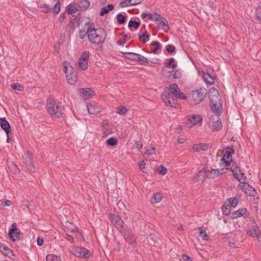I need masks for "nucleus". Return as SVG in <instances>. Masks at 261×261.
I'll return each instance as SVG.
<instances>
[{
	"label": "nucleus",
	"mask_w": 261,
	"mask_h": 261,
	"mask_svg": "<svg viewBox=\"0 0 261 261\" xmlns=\"http://www.w3.org/2000/svg\"><path fill=\"white\" fill-rule=\"evenodd\" d=\"M62 65L68 83L70 85L75 84L78 79L76 70L71 66L70 64L67 61H64L62 63Z\"/></svg>",
	"instance_id": "obj_5"
},
{
	"label": "nucleus",
	"mask_w": 261,
	"mask_h": 261,
	"mask_svg": "<svg viewBox=\"0 0 261 261\" xmlns=\"http://www.w3.org/2000/svg\"><path fill=\"white\" fill-rule=\"evenodd\" d=\"M114 8L113 5H108L107 7L101 8V12L99 14L100 16H103L105 14L108 13L109 11L112 10Z\"/></svg>",
	"instance_id": "obj_32"
},
{
	"label": "nucleus",
	"mask_w": 261,
	"mask_h": 261,
	"mask_svg": "<svg viewBox=\"0 0 261 261\" xmlns=\"http://www.w3.org/2000/svg\"><path fill=\"white\" fill-rule=\"evenodd\" d=\"M87 108L88 112L90 114H96L101 112V108L98 106L93 104H88L87 105Z\"/></svg>",
	"instance_id": "obj_22"
},
{
	"label": "nucleus",
	"mask_w": 261,
	"mask_h": 261,
	"mask_svg": "<svg viewBox=\"0 0 261 261\" xmlns=\"http://www.w3.org/2000/svg\"><path fill=\"white\" fill-rule=\"evenodd\" d=\"M127 112V108L123 106H121L117 108L116 113L119 114V115H124Z\"/></svg>",
	"instance_id": "obj_40"
},
{
	"label": "nucleus",
	"mask_w": 261,
	"mask_h": 261,
	"mask_svg": "<svg viewBox=\"0 0 261 261\" xmlns=\"http://www.w3.org/2000/svg\"><path fill=\"white\" fill-rule=\"evenodd\" d=\"M256 16L258 20L261 21V6H258L256 8Z\"/></svg>",
	"instance_id": "obj_54"
},
{
	"label": "nucleus",
	"mask_w": 261,
	"mask_h": 261,
	"mask_svg": "<svg viewBox=\"0 0 261 261\" xmlns=\"http://www.w3.org/2000/svg\"><path fill=\"white\" fill-rule=\"evenodd\" d=\"M0 124L2 129L4 130L7 135L11 132L10 125L5 118H0Z\"/></svg>",
	"instance_id": "obj_24"
},
{
	"label": "nucleus",
	"mask_w": 261,
	"mask_h": 261,
	"mask_svg": "<svg viewBox=\"0 0 261 261\" xmlns=\"http://www.w3.org/2000/svg\"><path fill=\"white\" fill-rule=\"evenodd\" d=\"M234 153L233 149L231 148H226L224 153L223 158L221 159L225 164V166L227 167L230 165L231 163L232 155Z\"/></svg>",
	"instance_id": "obj_13"
},
{
	"label": "nucleus",
	"mask_w": 261,
	"mask_h": 261,
	"mask_svg": "<svg viewBox=\"0 0 261 261\" xmlns=\"http://www.w3.org/2000/svg\"><path fill=\"white\" fill-rule=\"evenodd\" d=\"M156 16L157 18H155L156 23L161 27L162 30L167 32L169 30L168 21L160 15Z\"/></svg>",
	"instance_id": "obj_14"
},
{
	"label": "nucleus",
	"mask_w": 261,
	"mask_h": 261,
	"mask_svg": "<svg viewBox=\"0 0 261 261\" xmlns=\"http://www.w3.org/2000/svg\"><path fill=\"white\" fill-rule=\"evenodd\" d=\"M155 153V147L153 146H150L149 148L146 150L145 154L150 155Z\"/></svg>",
	"instance_id": "obj_47"
},
{
	"label": "nucleus",
	"mask_w": 261,
	"mask_h": 261,
	"mask_svg": "<svg viewBox=\"0 0 261 261\" xmlns=\"http://www.w3.org/2000/svg\"><path fill=\"white\" fill-rule=\"evenodd\" d=\"M11 88L14 90H17L21 91L23 90V87L19 83H13L11 84Z\"/></svg>",
	"instance_id": "obj_44"
},
{
	"label": "nucleus",
	"mask_w": 261,
	"mask_h": 261,
	"mask_svg": "<svg viewBox=\"0 0 261 261\" xmlns=\"http://www.w3.org/2000/svg\"><path fill=\"white\" fill-rule=\"evenodd\" d=\"M140 62L141 64L144 65H146L148 63V59L143 56L139 54L137 58V61Z\"/></svg>",
	"instance_id": "obj_39"
},
{
	"label": "nucleus",
	"mask_w": 261,
	"mask_h": 261,
	"mask_svg": "<svg viewBox=\"0 0 261 261\" xmlns=\"http://www.w3.org/2000/svg\"><path fill=\"white\" fill-rule=\"evenodd\" d=\"M162 199V195L160 193L154 194L152 198L151 202L154 203H157L161 201Z\"/></svg>",
	"instance_id": "obj_33"
},
{
	"label": "nucleus",
	"mask_w": 261,
	"mask_h": 261,
	"mask_svg": "<svg viewBox=\"0 0 261 261\" xmlns=\"http://www.w3.org/2000/svg\"><path fill=\"white\" fill-rule=\"evenodd\" d=\"M4 251H5L3 253V254L5 256H8L10 258L12 257V256H14V255L13 253V251L7 246L4 248Z\"/></svg>",
	"instance_id": "obj_42"
},
{
	"label": "nucleus",
	"mask_w": 261,
	"mask_h": 261,
	"mask_svg": "<svg viewBox=\"0 0 261 261\" xmlns=\"http://www.w3.org/2000/svg\"><path fill=\"white\" fill-rule=\"evenodd\" d=\"M181 76V73L179 70H173V72H171L170 76L168 77V78H170L171 79H179Z\"/></svg>",
	"instance_id": "obj_37"
},
{
	"label": "nucleus",
	"mask_w": 261,
	"mask_h": 261,
	"mask_svg": "<svg viewBox=\"0 0 261 261\" xmlns=\"http://www.w3.org/2000/svg\"><path fill=\"white\" fill-rule=\"evenodd\" d=\"M46 261H61L60 257L52 254H48L46 257Z\"/></svg>",
	"instance_id": "obj_34"
},
{
	"label": "nucleus",
	"mask_w": 261,
	"mask_h": 261,
	"mask_svg": "<svg viewBox=\"0 0 261 261\" xmlns=\"http://www.w3.org/2000/svg\"><path fill=\"white\" fill-rule=\"evenodd\" d=\"M179 90L176 84H170L169 88L165 90L161 95L163 101L168 106L178 108L179 105L176 102V96Z\"/></svg>",
	"instance_id": "obj_1"
},
{
	"label": "nucleus",
	"mask_w": 261,
	"mask_h": 261,
	"mask_svg": "<svg viewBox=\"0 0 261 261\" xmlns=\"http://www.w3.org/2000/svg\"><path fill=\"white\" fill-rule=\"evenodd\" d=\"M109 218L115 227L119 229L120 231L121 232L124 223L120 217L118 215H109Z\"/></svg>",
	"instance_id": "obj_11"
},
{
	"label": "nucleus",
	"mask_w": 261,
	"mask_h": 261,
	"mask_svg": "<svg viewBox=\"0 0 261 261\" xmlns=\"http://www.w3.org/2000/svg\"><path fill=\"white\" fill-rule=\"evenodd\" d=\"M206 91L205 88L194 90L190 94V102L193 105H197L201 102L205 97Z\"/></svg>",
	"instance_id": "obj_6"
},
{
	"label": "nucleus",
	"mask_w": 261,
	"mask_h": 261,
	"mask_svg": "<svg viewBox=\"0 0 261 261\" xmlns=\"http://www.w3.org/2000/svg\"><path fill=\"white\" fill-rule=\"evenodd\" d=\"M121 232L126 242L130 244H136V239L132 230H126L123 232L121 231Z\"/></svg>",
	"instance_id": "obj_15"
},
{
	"label": "nucleus",
	"mask_w": 261,
	"mask_h": 261,
	"mask_svg": "<svg viewBox=\"0 0 261 261\" xmlns=\"http://www.w3.org/2000/svg\"><path fill=\"white\" fill-rule=\"evenodd\" d=\"M156 16H159V14L157 13H154L153 14H148L147 16L148 18L150 20H153L155 21V18H157Z\"/></svg>",
	"instance_id": "obj_60"
},
{
	"label": "nucleus",
	"mask_w": 261,
	"mask_h": 261,
	"mask_svg": "<svg viewBox=\"0 0 261 261\" xmlns=\"http://www.w3.org/2000/svg\"><path fill=\"white\" fill-rule=\"evenodd\" d=\"M74 255L76 256H83L85 258H88L89 257V251L84 248L77 247L75 249Z\"/></svg>",
	"instance_id": "obj_20"
},
{
	"label": "nucleus",
	"mask_w": 261,
	"mask_h": 261,
	"mask_svg": "<svg viewBox=\"0 0 261 261\" xmlns=\"http://www.w3.org/2000/svg\"><path fill=\"white\" fill-rule=\"evenodd\" d=\"M142 0H129V3H130L132 6L136 5L141 3Z\"/></svg>",
	"instance_id": "obj_62"
},
{
	"label": "nucleus",
	"mask_w": 261,
	"mask_h": 261,
	"mask_svg": "<svg viewBox=\"0 0 261 261\" xmlns=\"http://www.w3.org/2000/svg\"><path fill=\"white\" fill-rule=\"evenodd\" d=\"M11 229L9 230V235L11 240L15 242L17 239H18L20 234V231L18 229L16 228V223H13L11 225Z\"/></svg>",
	"instance_id": "obj_18"
},
{
	"label": "nucleus",
	"mask_w": 261,
	"mask_h": 261,
	"mask_svg": "<svg viewBox=\"0 0 261 261\" xmlns=\"http://www.w3.org/2000/svg\"><path fill=\"white\" fill-rule=\"evenodd\" d=\"M129 0H123L120 3V5L121 7H126L132 6L130 3H129Z\"/></svg>",
	"instance_id": "obj_53"
},
{
	"label": "nucleus",
	"mask_w": 261,
	"mask_h": 261,
	"mask_svg": "<svg viewBox=\"0 0 261 261\" xmlns=\"http://www.w3.org/2000/svg\"><path fill=\"white\" fill-rule=\"evenodd\" d=\"M247 234L250 236L256 237L257 238H261L260 229L258 226H255L253 229H250L247 231Z\"/></svg>",
	"instance_id": "obj_28"
},
{
	"label": "nucleus",
	"mask_w": 261,
	"mask_h": 261,
	"mask_svg": "<svg viewBox=\"0 0 261 261\" xmlns=\"http://www.w3.org/2000/svg\"><path fill=\"white\" fill-rule=\"evenodd\" d=\"M80 7H88L90 5V3L87 0H83L80 3Z\"/></svg>",
	"instance_id": "obj_56"
},
{
	"label": "nucleus",
	"mask_w": 261,
	"mask_h": 261,
	"mask_svg": "<svg viewBox=\"0 0 261 261\" xmlns=\"http://www.w3.org/2000/svg\"><path fill=\"white\" fill-rule=\"evenodd\" d=\"M198 231H199L200 236H201L202 239L203 240H206L207 239V234H206L205 231L203 230L202 228H201V227L198 228Z\"/></svg>",
	"instance_id": "obj_43"
},
{
	"label": "nucleus",
	"mask_w": 261,
	"mask_h": 261,
	"mask_svg": "<svg viewBox=\"0 0 261 261\" xmlns=\"http://www.w3.org/2000/svg\"><path fill=\"white\" fill-rule=\"evenodd\" d=\"M239 187L241 188L244 193L250 197H255L256 192L254 188L251 186L248 183L243 181L239 185Z\"/></svg>",
	"instance_id": "obj_10"
},
{
	"label": "nucleus",
	"mask_w": 261,
	"mask_h": 261,
	"mask_svg": "<svg viewBox=\"0 0 261 261\" xmlns=\"http://www.w3.org/2000/svg\"><path fill=\"white\" fill-rule=\"evenodd\" d=\"M46 108L49 114L51 117L55 118L60 117L64 111L63 106L61 103L56 102L51 98L47 100Z\"/></svg>",
	"instance_id": "obj_4"
},
{
	"label": "nucleus",
	"mask_w": 261,
	"mask_h": 261,
	"mask_svg": "<svg viewBox=\"0 0 261 261\" xmlns=\"http://www.w3.org/2000/svg\"><path fill=\"white\" fill-rule=\"evenodd\" d=\"M166 50L169 53H172L175 50V47L173 45L169 44L166 46Z\"/></svg>",
	"instance_id": "obj_58"
},
{
	"label": "nucleus",
	"mask_w": 261,
	"mask_h": 261,
	"mask_svg": "<svg viewBox=\"0 0 261 261\" xmlns=\"http://www.w3.org/2000/svg\"><path fill=\"white\" fill-rule=\"evenodd\" d=\"M106 33L102 28L95 29L92 26L89 27L87 30V37L89 41L95 44H100L104 42Z\"/></svg>",
	"instance_id": "obj_2"
},
{
	"label": "nucleus",
	"mask_w": 261,
	"mask_h": 261,
	"mask_svg": "<svg viewBox=\"0 0 261 261\" xmlns=\"http://www.w3.org/2000/svg\"><path fill=\"white\" fill-rule=\"evenodd\" d=\"M247 210L246 208H240L238 211L234 212L232 215L233 219H237L239 217L243 216L247 213Z\"/></svg>",
	"instance_id": "obj_29"
},
{
	"label": "nucleus",
	"mask_w": 261,
	"mask_h": 261,
	"mask_svg": "<svg viewBox=\"0 0 261 261\" xmlns=\"http://www.w3.org/2000/svg\"><path fill=\"white\" fill-rule=\"evenodd\" d=\"M44 243V239L41 237H38L37 239V245L39 246H41L43 245Z\"/></svg>",
	"instance_id": "obj_59"
},
{
	"label": "nucleus",
	"mask_w": 261,
	"mask_h": 261,
	"mask_svg": "<svg viewBox=\"0 0 261 261\" xmlns=\"http://www.w3.org/2000/svg\"><path fill=\"white\" fill-rule=\"evenodd\" d=\"M207 177V169L204 168L198 171L195 176V178L200 182H203Z\"/></svg>",
	"instance_id": "obj_23"
},
{
	"label": "nucleus",
	"mask_w": 261,
	"mask_h": 261,
	"mask_svg": "<svg viewBox=\"0 0 261 261\" xmlns=\"http://www.w3.org/2000/svg\"><path fill=\"white\" fill-rule=\"evenodd\" d=\"M61 4L59 2H58L53 8V11L55 13L58 14L60 10Z\"/></svg>",
	"instance_id": "obj_49"
},
{
	"label": "nucleus",
	"mask_w": 261,
	"mask_h": 261,
	"mask_svg": "<svg viewBox=\"0 0 261 261\" xmlns=\"http://www.w3.org/2000/svg\"><path fill=\"white\" fill-rule=\"evenodd\" d=\"M151 53L159 54L161 52V45L158 41L152 42L150 44Z\"/></svg>",
	"instance_id": "obj_25"
},
{
	"label": "nucleus",
	"mask_w": 261,
	"mask_h": 261,
	"mask_svg": "<svg viewBox=\"0 0 261 261\" xmlns=\"http://www.w3.org/2000/svg\"><path fill=\"white\" fill-rule=\"evenodd\" d=\"M175 68H171V66L168 64H165V66L162 69V73L165 77H169L170 76L171 72L173 71Z\"/></svg>",
	"instance_id": "obj_27"
},
{
	"label": "nucleus",
	"mask_w": 261,
	"mask_h": 261,
	"mask_svg": "<svg viewBox=\"0 0 261 261\" xmlns=\"http://www.w3.org/2000/svg\"><path fill=\"white\" fill-rule=\"evenodd\" d=\"M138 166L140 170L144 173H147L148 170L146 169V164L144 161L141 160L138 163Z\"/></svg>",
	"instance_id": "obj_41"
},
{
	"label": "nucleus",
	"mask_w": 261,
	"mask_h": 261,
	"mask_svg": "<svg viewBox=\"0 0 261 261\" xmlns=\"http://www.w3.org/2000/svg\"><path fill=\"white\" fill-rule=\"evenodd\" d=\"M107 144L109 146H114L118 144V141L114 137H111L106 141Z\"/></svg>",
	"instance_id": "obj_38"
},
{
	"label": "nucleus",
	"mask_w": 261,
	"mask_h": 261,
	"mask_svg": "<svg viewBox=\"0 0 261 261\" xmlns=\"http://www.w3.org/2000/svg\"><path fill=\"white\" fill-rule=\"evenodd\" d=\"M89 55V51H85L82 53L79 58L78 66L81 70H85L88 68Z\"/></svg>",
	"instance_id": "obj_9"
},
{
	"label": "nucleus",
	"mask_w": 261,
	"mask_h": 261,
	"mask_svg": "<svg viewBox=\"0 0 261 261\" xmlns=\"http://www.w3.org/2000/svg\"><path fill=\"white\" fill-rule=\"evenodd\" d=\"M215 114L210 117L208 125L213 130L217 131L222 128V125L219 118L220 114Z\"/></svg>",
	"instance_id": "obj_7"
},
{
	"label": "nucleus",
	"mask_w": 261,
	"mask_h": 261,
	"mask_svg": "<svg viewBox=\"0 0 261 261\" xmlns=\"http://www.w3.org/2000/svg\"><path fill=\"white\" fill-rule=\"evenodd\" d=\"M187 98V97L186 96V95L184 93L181 92L180 90H179V92H178V93L176 95V101L177 100V99H186Z\"/></svg>",
	"instance_id": "obj_48"
},
{
	"label": "nucleus",
	"mask_w": 261,
	"mask_h": 261,
	"mask_svg": "<svg viewBox=\"0 0 261 261\" xmlns=\"http://www.w3.org/2000/svg\"><path fill=\"white\" fill-rule=\"evenodd\" d=\"M181 258L183 261H192L190 257L186 255H182Z\"/></svg>",
	"instance_id": "obj_63"
},
{
	"label": "nucleus",
	"mask_w": 261,
	"mask_h": 261,
	"mask_svg": "<svg viewBox=\"0 0 261 261\" xmlns=\"http://www.w3.org/2000/svg\"><path fill=\"white\" fill-rule=\"evenodd\" d=\"M209 98L211 103L212 111L215 113L221 114L222 107L218 91L214 88H211L209 90Z\"/></svg>",
	"instance_id": "obj_3"
},
{
	"label": "nucleus",
	"mask_w": 261,
	"mask_h": 261,
	"mask_svg": "<svg viewBox=\"0 0 261 261\" xmlns=\"http://www.w3.org/2000/svg\"><path fill=\"white\" fill-rule=\"evenodd\" d=\"M140 40L143 42L146 43L148 42L149 40L150 35L145 32V33H140L138 34Z\"/></svg>",
	"instance_id": "obj_31"
},
{
	"label": "nucleus",
	"mask_w": 261,
	"mask_h": 261,
	"mask_svg": "<svg viewBox=\"0 0 261 261\" xmlns=\"http://www.w3.org/2000/svg\"><path fill=\"white\" fill-rule=\"evenodd\" d=\"M76 8L72 5H69L67 8V12L69 14H73L76 12Z\"/></svg>",
	"instance_id": "obj_50"
},
{
	"label": "nucleus",
	"mask_w": 261,
	"mask_h": 261,
	"mask_svg": "<svg viewBox=\"0 0 261 261\" xmlns=\"http://www.w3.org/2000/svg\"><path fill=\"white\" fill-rule=\"evenodd\" d=\"M239 201V198L235 197L233 199L230 198L228 199V204L230 205V206L231 207L234 208L237 204H238Z\"/></svg>",
	"instance_id": "obj_36"
},
{
	"label": "nucleus",
	"mask_w": 261,
	"mask_h": 261,
	"mask_svg": "<svg viewBox=\"0 0 261 261\" xmlns=\"http://www.w3.org/2000/svg\"><path fill=\"white\" fill-rule=\"evenodd\" d=\"M239 245V243L238 241H230L229 242V246L231 247H238Z\"/></svg>",
	"instance_id": "obj_57"
},
{
	"label": "nucleus",
	"mask_w": 261,
	"mask_h": 261,
	"mask_svg": "<svg viewBox=\"0 0 261 261\" xmlns=\"http://www.w3.org/2000/svg\"><path fill=\"white\" fill-rule=\"evenodd\" d=\"M138 54L134 53H123L124 57L129 60H131L133 61H137V58L138 56Z\"/></svg>",
	"instance_id": "obj_30"
},
{
	"label": "nucleus",
	"mask_w": 261,
	"mask_h": 261,
	"mask_svg": "<svg viewBox=\"0 0 261 261\" xmlns=\"http://www.w3.org/2000/svg\"><path fill=\"white\" fill-rule=\"evenodd\" d=\"M140 24V22L130 20L128 22V26L129 28L134 27L135 29H137L138 28Z\"/></svg>",
	"instance_id": "obj_45"
},
{
	"label": "nucleus",
	"mask_w": 261,
	"mask_h": 261,
	"mask_svg": "<svg viewBox=\"0 0 261 261\" xmlns=\"http://www.w3.org/2000/svg\"><path fill=\"white\" fill-rule=\"evenodd\" d=\"M174 59L173 58H170L168 62L166 63V64H168L170 66H171V68H176V64L174 63Z\"/></svg>",
	"instance_id": "obj_55"
},
{
	"label": "nucleus",
	"mask_w": 261,
	"mask_h": 261,
	"mask_svg": "<svg viewBox=\"0 0 261 261\" xmlns=\"http://www.w3.org/2000/svg\"><path fill=\"white\" fill-rule=\"evenodd\" d=\"M202 77L204 81L207 84L212 85L214 83L216 75L213 70H209L203 73Z\"/></svg>",
	"instance_id": "obj_12"
},
{
	"label": "nucleus",
	"mask_w": 261,
	"mask_h": 261,
	"mask_svg": "<svg viewBox=\"0 0 261 261\" xmlns=\"http://www.w3.org/2000/svg\"><path fill=\"white\" fill-rule=\"evenodd\" d=\"M203 117L201 115H191L188 116L187 124L189 128H192L195 125H202Z\"/></svg>",
	"instance_id": "obj_8"
},
{
	"label": "nucleus",
	"mask_w": 261,
	"mask_h": 261,
	"mask_svg": "<svg viewBox=\"0 0 261 261\" xmlns=\"http://www.w3.org/2000/svg\"><path fill=\"white\" fill-rule=\"evenodd\" d=\"M22 158L23 163L27 166L30 167L32 165L33 161L31 152L29 151L25 152L22 155Z\"/></svg>",
	"instance_id": "obj_21"
},
{
	"label": "nucleus",
	"mask_w": 261,
	"mask_h": 261,
	"mask_svg": "<svg viewBox=\"0 0 261 261\" xmlns=\"http://www.w3.org/2000/svg\"><path fill=\"white\" fill-rule=\"evenodd\" d=\"M231 171L232 172L235 178H237L239 181H245L246 180V177L245 175V174L241 170L239 167L237 166V165H235V169H232Z\"/></svg>",
	"instance_id": "obj_17"
},
{
	"label": "nucleus",
	"mask_w": 261,
	"mask_h": 261,
	"mask_svg": "<svg viewBox=\"0 0 261 261\" xmlns=\"http://www.w3.org/2000/svg\"><path fill=\"white\" fill-rule=\"evenodd\" d=\"M87 35V31L86 32L85 30H81L79 32V37L81 39H84L86 35Z\"/></svg>",
	"instance_id": "obj_61"
},
{
	"label": "nucleus",
	"mask_w": 261,
	"mask_h": 261,
	"mask_svg": "<svg viewBox=\"0 0 261 261\" xmlns=\"http://www.w3.org/2000/svg\"><path fill=\"white\" fill-rule=\"evenodd\" d=\"M147 240L150 243V245H151L150 242H151L153 244H155L156 242V238L154 237V235L151 234L148 236Z\"/></svg>",
	"instance_id": "obj_52"
},
{
	"label": "nucleus",
	"mask_w": 261,
	"mask_h": 261,
	"mask_svg": "<svg viewBox=\"0 0 261 261\" xmlns=\"http://www.w3.org/2000/svg\"><path fill=\"white\" fill-rule=\"evenodd\" d=\"M80 95L85 99H87L94 95V92L90 88H81L79 89Z\"/></svg>",
	"instance_id": "obj_19"
},
{
	"label": "nucleus",
	"mask_w": 261,
	"mask_h": 261,
	"mask_svg": "<svg viewBox=\"0 0 261 261\" xmlns=\"http://www.w3.org/2000/svg\"><path fill=\"white\" fill-rule=\"evenodd\" d=\"M227 168H222L220 170L218 169H211V170L207 169V177L215 178L219 176L220 175L223 174L226 172Z\"/></svg>",
	"instance_id": "obj_16"
},
{
	"label": "nucleus",
	"mask_w": 261,
	"mask_h": 261,
	"mask_svg": "<svg viewBox=\"0 0 261 261\" xmlns=\"http://www.w3.org/2000/svg\"><path fill=\"white\" fill-rule=\"evenodd\" d=\"M117 20L119 23L123 24L125 21V17L121 14H119L117 16Z\"/></svg>",
	"instance_id": "obj_46"
},
{
	"label": "nucleus",
	"mask_w": 261,
	"mask_h": 261,
	"mask_svg": "<svg viewBox=\"0 0 261 261\" xmlns=\"http://www.w3.org/2000/svg\"><path fill=\"white\" fill-rule=\"evenodd\" d=\"M209 145L208 144L200 143L195 144L193 145V149L195 152H199L200 151H205L208 149Z\"/></svg>",
	"instance_id": "obj_26"
},
{
	"label": "nucleus",
	"mask_w": 261,
	"mask_h": 261,
	"mask_svg": "<svg viewBox=\"0 0 261 261\" xmlns=\"http://www.w3.org/2000/svg\"><path fill=\"white\" fill-rule=\"evenodd\" d=\"M231 207L230 206V205L228 203L225 202L222 207V212L223 214L226 216L229 215Z\"/></svg>",
	"instance_id": "obj_35"
},
{
	"label": "nucleus",
	"mask_w": 261,
	"mask_h": 261,
	"mask_svg": "<svg viewBox=\"0 0 261 261\" xmlns=\"http://www.w3.org/2000/svg\"><path fill=\"white\" fill-rule=\"evenodd\" d=\"M186 141V139L184 137H182V136H180L178 137V142L179 143V144H182L184 143Z\"/></svg>",
	"instance_id": "obj_64"
},
{
	"label": "nucleus",
	"mask_w": 261,
	"mask_h": 261,
	"mask_svg": "<svg viewBox=\"0 0 261 261\" xmlns=\"http://www.w3.org/2000/svg\"><path fill=\"white\" fill-rule=\"evenodd\" d=\"M167 169L164 166H160L158 168V172L161 175H165L167 173Z\"/></svg>",
	"instance_id": "obj_51"
}]
</instances>
